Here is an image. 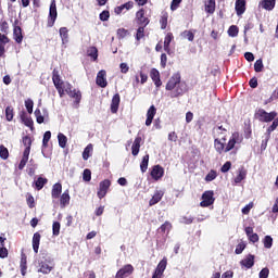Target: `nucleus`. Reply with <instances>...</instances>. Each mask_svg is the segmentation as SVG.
Segmentation results:
<instances>
[{
    "label": "nucleus",
    "mask_w": 278,
    "mask_h": 278,
    "mask_svg": "<svg viewBox=\"0 0 278 278\" xmlns=\"http://www.w3.org/2000/svg\"><path fill=\"white\" fill-rule=\"evenodd\" d=\"M91 179H92V172L88 168L84 169L83 180L84 181H91Z\"/></svg>",
    "instance_id": "obj_54"
},
{
    "label": "nucleus",
    "mask_w": 278,
    "mask_h": 278,
    "mask_svg": "<svg viewBox=\"0 0 278 278\" xmlns=\"http://www.w3.org/2000/svg\"><path fill=\"white\" fill-rule=\"evenodd\" d=\"M161 29H166L168 26V13H164L160 18Z\"/></svg>",
    "instance_id": "obj_42"
},
{
    "label": "nucleus",
    "mask_w": 278,
    "mask_h": 278,
    "mask_svg": "<svg viewBox=\"0 0 278 278\" xmlns=\"http://www.w3.org/2000/svg\"><path fill=\"white\" fill-rule=\"evenodd\" d=\"M175 40V36H173V33H167L165 38H164V51L166 52L167 55H170V42Z\"/></svg>",
    "instance_id": "obj_24"
},
{
    "label": "nucleus",
    "mask_w": 278,
    "mask_h": 278,
    "mask_svg": "<svg viewBox=\"0 0 278 278\" xmlns=\"http://www.w3.org/2000/svg\"><path fill=\"white\" fill-rule=\"evenodd\" d=\"M155 114H157V109H155V105H151L147 112V119H146L147 127H151V124L153 123V118H155Z\"/></svg>",
    "instance_id": "obj_23"
},
{
    "label": "nucleus",
    "mask_w": 278,
    "mask_h": 278,
    "mask_svg": "<svg viewBox=\"0 0 278 278\" xmlns=\"http://www.w3.org/2000/svg\"><path fill=\"white\" fill-rule=\"evenodd\" d=\"M0 157L1 160H8L10 157V151L3 144L0 146Z\"/></svg>",
    "instance_id": "obj_41"
},
{
    "label": "nucleus",
    "mask_w": 278,
    "mask_h": 278,
    "mask_svg": "<svg viewBox=\"0 0 278 278\" xmlns=\"http://www.w3.org/2000/svg\"><path fill=\"white\" fill-rule=\"evenodd\" d=\"M240 265L244 268H253L255 266V255L248 254L241 262Z\"/></svg>",
    "instance_id": "obj_17"
},
{
    "label": "nucleus",
    "mask_w": 278,
    "mask_h": 278,
    "mask_svg": "<svg viewBox=\"0 0 278 278\" xmlns=\"http://www.w3.org/2000/svg\"><path fill=\"white\" fill-rule=\"evenodd\" d=\"M206 14H214L216 12V0H207L204 4Z\"/></svg>",
    "instance_id": "obj_30"
},
{
    "label": "nucleus",
    "mask_w": 278,
    "mask_h": 278,
    "mask_svg": "<svg viewBox=\"0 0 278 278\" xmlns=\"http://www.w3.org/2000/svg\"><path fill=\"white\" fill-rule=\"evenodd\" d=\"M60 227H61L60 222H54L52 224V233H53V236H60Z\"/></svg>",
    "instance_id": "obj_56"
},
{
    "label": "nucleus",
    "mask_w": 278,
    "mask_h": 278,
    "mask_svg": "<svg viewBox=\"0 0 278 278\" xmlns=\"http://www.w3.org/2000/svg\"><path fill=\"white\" fill-rule=\"evenodd\" d=\"M49 184V179H47L46 177L39 176L34 182H33V188H35V190H37L38 192H40V190H42V188H45V186H47Z\"/></svg>",
    "instance_id": "obj_18"
},
{
    "label": "nucleus",
    "mask_w": 278,
    "mask_h": 278,
    "mask_svg": "<svg viewBox=\"0 0 278 278\" xmlns=\"http://www.w3.org/2000/svg\"><path fill=\"white\" fill-rule=\"evenodd\" d=\"M270 275V269H268V267L263 268L260 273H258V278H268Z\"/></svg>",
    "instance_id": "obj_58"
},
{
    "label": "nucleus",
    "mask_w": 278,
    "mask_h": 278,
    "mask_svg": "<svg viewBox=\"0 0 278 278\" xmlns=\"http://www.w3.org/2000/svg\"><path fill=\"white\" fill-rule=\"evenodd\" d=\"M170 229H173V224H170V222H165L163 225H161V227L159 228V231H161V233H168V231H170Z\"/></svg>",
    "instance_id": "obj_40"
},
{
    "label": "nucleus",
    "mask_w": 278,
    "mask_h": 278,
    "mask_svg": "<svg viewBox=\"0 0 278 278\" xmlns=\"http://www.w3.org/2000/svg\"><path fill=\"white\" fill-rule=\"evenodd\" d=\"M8 255H9L8 248H5V245H0V258L5 260Z\"/></svg>",
    "instance_id": "obj_60"
},
{
    "label": "nucleus",
    "mask_w": 278,
    "mask_h": 278,
    "mask_svg": "<svg viewBox=\"0 0 278 278\" xmlns=\"http://www.w3.org/2000/svg\"><path fill=\"white\" fill-rule=\"evenodd\" d=\"M167 92L169 99H179V97H184V94L188 92V85H186V83H181L174 89H169Z\"/></svg>",
    "instance_id": "obj_5"
},
{
    "label": "nucleus",
    "mask_w": 278,
    "mask_h": 278,
    "mask_svg": "<svg viewBox=\"0 0 278 278\" xmlns=\"http://www.w3.org/2000/svg\"><path fill=\"white\" fill-rule=\"evenodd\" d=\"M87 54L89 55V58H92V60L97 61L99 58V50L97 49V47H90L87 50Z\"/></svg>",
    "instance_id": "obj_38"
},
{
    "label": "nucleus",
    "mask_w": 278,
    "mask_h": 278,
    "mask_svg": "<svg viewBox=\"0 0 278 278\" xmlns=\"http://www.w3.org/2000/svg\"><path fill=\"white\" fill-rule=\"evenodd\" d=\"M167 265H168V258H166V256H164L162 258V261H160V263L157 264L155 270L157 273H161V275H164V270H166Z\"/></svg>",
    "instance_id": "obj_32"
},
{
    "label": "nucleus",
    "mask_w": 278,
    "mask_h": 278,
    "mask_svg": "<svg viewBox=\"0 0 278 278\" xmlns=\"http://www.w3.org/2000/svg\"><path fill=\"white\" fill-rule=\"evenodd\" d=\"M150 77L156 88H162V78L160 76V71H157V68L153 67L150 71Z\"/></svg>",
    "instance_id": "obj_15"
},
{
    "label": "nucleus",
    "mask_w": 278,
    "mask_h": 278,
    "mask_svg": "<svg viewBox=\"0 0 278 278\" xmlns=\"http://www.w3.org/2000/svg\"><path fill=\"white\" fill-rule=\"evenodd\" d=\"M119 106H121V94L115 93L111 101V113L116 114L118 112Z\"/></svg>",
    "instance_id": "obj_21"
},
{
    "label": "nucleus",
    "mask_w": 278,
    "mask_h": 278,
    "mask_svg": "<svg viewBox=\"0 0 278 278\" xmlns=\"http://www.w3.org/2000/svg\"><path fill=\"white\" fill-rule=\"evenodd\" d=\"M111 186H112V180H110V179H104V180L100 181L99 189L97 192L98 199H105Z\"/></svg>",
    "instance_id": "obj_8"
},
{
    "label": "nucleus",
    "mask_w": 278,
    "mask_h": 278,
    "mask_svg": "<svg viewBox=\"0 0 278 278\" xmlns=\"http://www.w3.org/2000/svg\"><path fill=\"white\" fill-rule=\"evenodd\" d=\"M244 249H247V243L244 242L239 243L235 250L236 255L242 254V251H244Z\"/></svg>",
    "instance_id": "obj_57"
},
{
    "label": "nucleus",
    "mask_w": 278,
    "mask_h": 278,
    "mask_svg": "<svg viewBox=\"0 0 278 278\" xmlns=\"http://www.w3.org/2000/svg\"><path fill=\"white\" fill-rule=\"evenodd\" d=\"M150 175L154 181H160L164 177V167L162 165L152 166Z\"/></svg>",
    "instance_id": "obj_14"
},
{
    "label": "nucleus",
    "mask_w": 278,
    "mask_h": 278,
    "mask_svg": "<svg viewBox=\"0 0 278 278\" xmlns=\"http://www.w3.org/2000/svg\"><path fill=\"white\" fill-rule=\"evenodd\" d=\"M225 142H227V138L225 136H223L222 139L216 138L214 140L215 151L219 153V155H223V153H229V151L236 149V144H238V142H242V140H240V132H233L227 144Z\"/></svg>",
    "instance_id": "obj_2"
},
{
    "label": "nucleus",
    "mask_w": 278,
    "mask_h": 278,
    "mask_svg": "<svg viewBox=\"0 0 278 278\" xmlns=\"http://www.w3.org/2000/svg\"><path fill=\"white\" fill-rule=\"evenodd\" d=\"M144 14H146L144 9H140L136 13V21H137L138 25H140V27H147V25H149V23H151V20H149V17L144 16Z\"/></svg>",
    "instance_id": "obj_10"
},
{
    "label": "nucleus",
    "mask_w": 278,
    "mask_h": 278,
    "mask_svg": "<svg viewBox=\"0 0 278 278\" xmlns=\"http://www.w3.org/2000/svg\"><path fill=\"white\" fill-rule=\"evenodd\" d=\"M185 81H181V74L178 73H174L170 78L168 79V81L166 83L165 86V90L168 92V90H175V88H177V86L184 84Z\"/></svg>",
    "instance_id": "obj_6"
},
{
    "label": "nucleus",
    "mask_w": 278,
    "mask_h": 278,
    "mask_svg": "<svg viewBox=\"0 0 278 278\" xmlns=\"http://www.w3.org/2000/svg\"><path fill=\"white\" fill-rule=\"evenodd\" d=\"M20 117H21L22 123H24V125H25L26 127H29V129H30L31 131H34V119H31V117L28 116L25 111H22V112L20 113Z\"/></svg>",
    "instance_id": "obj_19"
},
{
    "label": "nucleus",
    "mask_w": 278,
    "mask_h": 278,
    "mask_svg": "<svg viewBox=\"0 0 278 278\" xmlns=\"http://www.w3.org/2000/svg\"><path fill=\"white\" fill-rule=\"evenodd\" d=\"M35 116L38 125H42V123H45V116H42V112H40V109L35 110Z\"/></svg>",
    "instance_id": "obj_47"
},
{
    "label": "nucleus",
    "mask_w": 278,
    "mask_h": 278,
    "mask_svg": "<svg viewBox=\"0 0 278 278\" xmlns=\"http://www.w3.org/2000/svg\"><path fill=\"white\" fill-rule=\"evenodd\" d=\"M219 278H233V271L232 270H227Z\"/></svg>",
    "instance_id": "obj_64"
},
{
    "label": "nucleus",
    "mask_w": 278,
    "mask_h": 278,
    "mask_svg": "<svg viewBox=\"0 0 278 278\" xmlns=\"http://www.w3.org/2000/svg\"><path fill=\"white\" fill-rule=\"evenodd\" d=\"M163 197H164V191L156 190L154 192V194L152 195V199H150V201H149L150 207H153V205H157V203H160V201H162Z\"/></svg>",
    "instance_id": "obj_26"
},
{
    "label": "nucleus",
    "mask_w": 278,
    "mask_h": 278,
    "mask_svg": "<svg viewBox=\"0 0 278 278\" xmlns=\"http://www.w3.org/2000/svg\"><path fill=\"white\" fill-rule=\"evenodd\" d=\"M58 140L59 147H61V149H66V142H68V138H66L64 134L59 132Z\"/></svg>",
    "instance_id": "obj_37"
},
{
    "label": "nucleus",
    "mask_w": 278,
    "mask_h": 278,
    "mask_svg": "<svg viewBox=\"0 0 278 278\" xmlns=\"http://www.w3.org/2000/svg\"><path fill=\"white\" fill-rule=\"evenodd\" d=\"M60 38L62 40L63 45H66L68 42V28L67 27H61L59 29Z\"/></svg>",
    "instance_id": "obj_33"
},
{
    "label": "nucleus",
    "mask_w": 278,
    "mask_h": 278,
    "mask_svg": "<svg viewBox=\"0 0 278 278\" xmlns=\"http://www.w3.org/2000/svg\"><path fill=\"white\" fill-rule=\"evenodd\" d=\"M52 83L61 99L66 92L70 99H74V108H79V103H81V90L73 89V85H71V83H67L64 89V80H62V76H60V71H58V68L52 71Z\"/></svg>",
    "instance_id": "obj_1"
},
{
    "label": "nucleus",
    "mask_w": 278,
    "mask_h": 278,
    "mask_svg": "<svg viewBox=\"0 0 278 278\" xmlns=\"http://www.w3.org/2000/svg\"><path fill=\"white\" fill-rule=\"evenodd\" d=\"M235 10L237 12V16H242V14L247 12V0H236Z\"/></svg>",
    "instance_id": "obj_20"
},
{
    "label": "nucleus",
    "mask_w": 278,
    "mask_h": 278,
    "mask_svg": "<svg viewBox=\"0 0 278 278\" xmlns=\"http://www.w3.org/2000/svg\"><path fill=\"white\" fill-rule=\"evenodd\" d=\"M214 192L212 190L204 191L202 194V201L200 202L201 207H210V205H214Z\"/></svg>",
    "instance_id": "obj_9"
},
{
    "label": "nucleus",
    "mask_w": 278,
    "mask_h": 278,
    "mask_svg": "<svg viewBox=\"0 0 278 278\" xmlns=\"http://www.w3.org/2000/svg\"><path fill=\"white\" fill-rule=\"evenodd\" d=\"M247 179V169L244 167H240L238 169V175L235 178V184H242Z\"/></svg>",
    "instance_id": "obj_31"
},
{
    "label": "nucleus",
    "mask_w": 278,
    "mask_h": 278,
    "mask_svg": "<svg viewBox=\"0 0 278 278\" xmlns=\"http://www.w3.org/2000/svg\"><path fill=\"white\" fill-rule=\"evenodd\" d=\"M49 140H51V131L48 130L43 134V139H42V147H45V149L49 147Z\"/></svg>",
    "instance_id": "obj_52"
},
{
    "label": "nucleus",
    "mask_w": 278,
    "mask_h": 278,
    "mask_svg": "<svg viewBox=\"0 0 278 278\" xmlns=\"http://www.w3.org/2000/svg\"><path fill=\"white\" fill-rule=\"evenodd\" d=\"M90 153H92V143H89L83 152V160H88L90 157Z\"/></svg>",
    "instance_id": "obj_45"
},
{
    "label": "nucleus",
    "mask_w": 278,
    "mask_h": 278,
    "mask_svg": "<svg viewBox=\"0 0 278 278\" xmlns=\"http://www.w3.org/2000/svg\"><path fill=\"white\" fill-rule=\"evenodd\" d=\"M105 77H108V72H105V70H101L100 72H98L96 78L97 86H99L100 88H108V78Z\"/></svg>",
    "instance_id": "obj_12"
},
{
    "label": "nucleus",
    "mask_w": 278,
    "mask_h": 278,
    "mask_svg": "<svg viewBox=\"0 0 278 278\" xmlns=\"http://www.w3.org/2000/svg\"><path fill=\"white\" fill-rule=\"evenodd\" d=\"M182 0H173L170 3V10L173 12H175V10H177V8H179V4L181 3Z\"/></svg>",
    "instance_id": "obj_63"
},
{
    "label": "nucleus",
    "mask_w": 278,
    "mask_h": 278,
    "mask_svg": "<svg viewBox=\"0 0 278 278\" xmlns=\"http://www.w3.org/2000/svg\"><path fill=\"white\" fill-rule=\"evenodd\" d=\"M51 270H53V265L49 261L45 260L39 263L38 273H42V275H49Z\"/></svg>",
    "instance_id": "obj_16"
},
{
    "label": "nucleus",
    "mask_w": 278,
    "mask_h": 278,
    "mask_svg": "<svg viewBox=\"0 0 278 278\" xmlns=\"http://www.w3.org/2000/svg\"><path fill=\"white\" fill-rule=\"evenodd\" d=\"M274 122L271 123V125L267 128L266 130V135H267V139L266 140H270V135L273 134V131H275V129H277L278 127V117H275L273 119Z\"/></svg>",
    "instance_id": "obj_34"
},
{
    "label": "nucleus",
    "mask_w": 278,
    "mask_h": 278,
    "mask_svg": "<svg viewBox=\"0 0 278 278\" xmlns=\"http://www.w3.org/2000/svg\"><path fill=\"white\" fill-rule=\"evenodd\" d=\"M167 62H168V56L166 55V53H162L161 54V66L163 68H166Z\"/></svg>",
    "instance_id": "obj_62"
},
{
    "label": "nucleus",
    "mask_w": 278,
    "mask_h": 278,
    "mask_svg": "<svg viewBox=\"0 0 278 278\" xmlns=\"http://www.w3.org/2000/svg\"><path fill=\"white\" fill-rule=\"evenodd\" d=\"M216 177H218V174L216 173V170L212 169V170L208 172V174L205 176V181H214V179H216Z\"/></svg>",
    "instance_id": "obj_55"
},
{
    "label": "nucleus",
    "mask_w": 278,
    "mask_h": 278,
    "mask_svg": "<svg viewBox=\"0 0 278 278\" xmlns=\"http://www.w3.org/2000/svg\"><path fill=\"white\" fill-rule=\"evenodd\" d=\"M240 29L238 28V26L236 25H231L228 28V36H230V38H236V36H238Z\"/></svg>",
    "instance_id": "obj_44"
},
{
    "label": "nucleus",
    "mask_w": 278,
    "mask_h": 278,
    "mask_svg": "<svg viewBox=\"0 0 278 278\" xmlns=\"http://www.w3.org/2000/svg\"><path fill=\"white\" fill-rule=\"evenodd\" d=\"M254 71L255 73H262V71H264V62L262 61V59L255 61Z\"/></svg>",
    "instance_id": "obj_46"
},
{
    "label": "nucleus",
    "mask_w": 278,
    "mask_h": 278,
    "mask_svg": "<svg viewBox=\"0 0 278 278\" xmlns=\"http://www.w3.org/2000/svg\"><path fill=\"white\" fill-rule=\"evenodd\" d=\"M223 173H229L231 170V162L227 161L220 168Z\"/></svg>",
    "instance_id": "obj_61"
},
{
    "label": "nucleus",
    "mask_w": 278,
    "mask_h": 278,
    "mask_svg": "<svg viewBox=\"0 0 278 278\" xmlns=\"http://www.w3.org/2000/svg\"><path fill=\"white\" fill-rule=\"evenodd\" d=\"M60 199V205L62 208L66 207L67 205L71 204V193L68 191V189H66L61 197H59Z\"/></svg>",
    "instance_id": "obj_25"
},
{
    "label": "nucleus",
    "mask_w": 278,
    "mask_h": 278,
    "mask_svg": "<svg viewBox=\"0 0 278 278\" xmlns=\"http://www.w3.org/2000/svg\"><path fill=\"white\" fill-rule=\"evenodd\" d=\"M13 27V38L17 45H21L23 42V28L18 26V20L14 21Z\"/></svg>",
    "instance_id": "obj_13"
},
{
    "label": "nucleus",
    "mask_w": 278,
    "mask_h": 278,
    "mask_svg": "<svg viewBox=\"0 0 278 278\" xmlns=\"http://www.w3.org/2000/svg\"><path fill=\"white\" fill-rule=\"evenodd\" d=\"M5 118L8 123H12V121H14V108L12 106L5 108Z\"/></svg>",
    "instance_id": "obj_35"
},
{
    "label": "nucleus",
    "mask_w": 278,
    "mask_h": 278,
    "mask_svg": "<svg viewBox=\"0 0 278 278\" xmlns=\"http://www.w3.org/2000/svg\"><path fill=\"white\" fill-rule=\"evenodd\" d=\"M134 275V265L127 264L123 266L115 275V278H126Z\"/></svg>",
    "instance_id": "obj_11"
},
{
    "label": "nucleus",
    "mask_w": 278,
    "mask_h": 278,
    "mask_svg": "<svg viewBox=\"0 0 278 278\" xmlns=\"http://www.w3.org/2000/svg\"><path fill=\"white\" fill-rule=\"evenodd\" d=\"M181 36L182 38H187L189 42H194V33L192 30H184Z\"/></svg>",
    "instance_id": "obj_43"
},
{
    "label": "nucleus",
    "mask_w": 278,
    "mask_h": 278,
    "mask_svg": "<svg viewBox=\"0 0 278 278\" xmlns=\"http://www.w3.org/2000/svg\"><path fill=\"white\" fill-rule=\"evenodd\" d=\"M0 58H5V46L10 42L8 34H10V24L8 21H0Z\"/></svg>",
    "instance_id": "obj_3"
},
{
    "label": "nucleus",
    "mask_w": 278,
    "mask_h": 278,
    "mask_svg": "<svg viewBox=\"0 0 278 278\" xmlns=\"http://www.w3.org/2000/svg\"><path fill=\"white\" fill-rule=\"evenodd\" d=\"M22 142H23L25 149H31V143L34 142V140H31V137H29V136H24L22 138Z\"/></svg>",
    "instance_id": "obj_50"
},
{
    "label": "nucleus",
    "mask_w": 278,
    "mask_h": 278,
    "mask_svg": "<svg viewBox=\"0 0 278 278\" xmlns=\"http://www.w3.org/2000/svg\"><path fill=\"white\" fill-rule=\"evenodd\" d=\"M255 117L261 123H271V121H275V118H277V112L276 111H271V112L268 113L264 109H260L255 113Z\"/></svg>",
    "instance_id": "obj_4"
},
{
    "label": "nucleus",
    "mask_w": 278,
    "mask_h": 278,
    "mask_svg": "<svg viewBox=\"0 0 278 278\" xmlns=\"http://www.w3.org/2000/svg\"><path fill=\"white\" fill-rule=\"evenodd\" d=\"M26 203L30 210H34V207H36V200L34 199V195H31V193L26 194Z\"/></svg>",
    "instance_id": "obj_39"
},
{
    "label": "nucleus",
    "mask_w": 278,
    "mask_h": 278,
    "mask_svg": "<svg viewBox=\"0 0 278 278\" xmlns=\"http://www.w3.org/2000/svg\"><path fill=\"white\" fill-rule=\"evenodd\" d=\"M263 244L265 249H273V237L265 236V238L263 239Z\"/></svg>",
    "instance_id": "obj_49"
},
{
    "label": "nucleus",
    "mask_w": 278,
    "mask_h": 278,
    "mask_svg": "<svg viewBox=\"0 0 278 278\" xmlns=\"http://www.w3.org/2000/svg\"><path fill=\"white\" fill-rule=\"evenodd\" d=\"M61 195H62V184L56 182L52 186L51 197L52 199H60Z\"/></svg>",
    "instance_id": "obj_27"
},
{
    "label": "nucleus",
    "mask_w": 278,
    "mask_h": 278,
    "mask_svg": "<svg viewBox=\"0 0 278 278\" xmlns=\"http://www.w3.org/2000/svg\"><path fill=\"white\" fill-rule=\"evenodd\" d=\"M276 3L277 0H261L258 7L263 10H267V12H271V10H275Z\"/></svg>",
    "instance_id": "obj_22"
},
{
    "label": "nucleus",
    "mask_w": 278,
    "mask_h": 278,
    "mask_svg": "<svg viewBox=\"0 0 278 278\" xmlns=\"http://www.w3.org/2000/svg\"><path fill=\"white\" fill-rule=\"evenodd\" d=\"M25 108L28 114H34V100L31 99L25 100Z\"/></svg>",
    "instance_id": "obj_51"
},
{
    "label": "nucleus",
    "mask_w": 278,
    "mask_h": 278,
    "mask_svg": "<svg viewBox=\"0 0 278 278\" xmlns=\"http://www.w3.org/2000/svg\"><path fill=\"white\" fill-rule=\"evenodd\" d=\"M149 168V154H146L143 157H142V161L140 163V169H141V173H147V169Z\"/></svg>",
    "instance_id": "obj_36"
},
{
    "label": "nucleus",
    "mask_w": 278,
    "mask_h": 278,
    "mask_svg": "<svg viewBox=\"0 0 278 278\" xmlns=\"http://www.w3.org/2000/svg\"><path fill=\"white\" fill-rule=\"evenodd\" d=\"M56 20H58V4L55 3V0H52L49 9L48 27H53V25H55Z\"/></svg>",
    "instance_id": "obj_7"
},
{
    "label": "nucleus",
    "mask_w": 278,
    "mask_h": 278,
    "mask_svg": "<svg viewBox=\"0 0 278 278\" xmlns=\"http://www.w3.org/2000/svg\"><path fill=\"white\" fill-rule=\"evenodd\" d=\"M147 26H139L136 34V40H142L144 38V28Z\"/></svg>",
    "instance_id": "obj_53"
},
{
    "label": "nucleus",
    "mask_w": 278,
    "mask_h": 278,
    "mask_svg": "<svg viewBox=\"0 0 278 278\" xmlns=\"http://www.w3.org/2000/svg\"><path fill=\"white\" fill-rule=\"evenodd\" d=\"M129 36V30L125 28H118L117 29V38L118 40H123V38H127Z\"/></svg>",
    "instance_id": "obj_48"
},
{
    "label": "nucleus",
    "mask_w": 278,
    "mask_h": 278,
    "mask_svg": "<svg viewBox=\"0 0 278 278\" xmlns=\"http://www.w3.org/2000/svg\"><path fill=\"white\" fill-rule=\"evenodd\" d=\"M42 238V236L40 235V232H35L33 236V250L34 253H38L39 249H40V239Z\"/></svg>",
    "instance_id": "obj_29"
},
{
    "label": "nucleus",
    "mask_w": 278,
    "mask_h": 278,
    "mask_svg": "<svg viewBox=\"0 0 278 278\" xmlns=\"http://www.w3.org/2000/svg\"><path fill=\"white\" fill-rule=\"evenodd\" d=\"M100 21L105 22V21H110V11L104 10L100 13Z\"/></svg>",
    "instance_id": "obj_59"
},
{
    "label": "nucleus",
    "mask_w": 278,
    "mask_h": 278,
    "mask_svg": "<svg viewBox=\"0 0 278 278\" xmlns=\"http://www.w3.org/2000/svg\"><path fill=\"white\" fill-rule=\"evenodd\" d=\"M140 142H142V137L138 136L131 146V154L136 157L140 153Z\"/></svg>",
    "instance_id": "obj_28"
}]
</instances>
